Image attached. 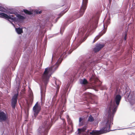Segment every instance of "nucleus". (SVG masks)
I'll list each match as a JSON object with an SVG mask.
<instances>
[{"mask_svg": "<svg viewBox=\"0 0 135 135\" xmlns=\"http://www.w3.org/2000/svg\"><path fill=\"white\" fill-rule=\"evenodd\" d=\"M121 97L119 95H117L115 97L114 100L112 103V102L108 106V117L113 120V115L116 111L117 108L119 104Z\"/></svg>", "mask_w": 135, "mask_h": 135, "instance_id": "obj_1", "label": "nucleus"}, {"mask_svg": "<svg viewBox=\"0 0 135 135\" xmlns=\"http://www.w3.org/2000/svg\"><path fill=\"white\" fill-rule=\"evenodd\" d=\"M62 56H61L57 62L53 67L47 68L45 69L42 76V80L45 84H46L48 82L49 78L52 74V71L56 69L61 62L62 60Z\"/></svg>", "mask_w": 135, "mask_h": 135, "instance_id": "obj_2", "label": "nucleus"}, {"mask_svg": "<svg viewBox=\"0 0 135 135\" xmlns=\"http://www.w3.org/2000/svg\"><path fill=\"white\" fill-rule=\"evenodd\" d=\"M112 119L108 117L107 120L104 122L105 126L100 130H93L90 133L91 135H98L104 133H106L110 131V128L111 125L113 124Z\"/></svg>", "mask_w": 135, "mask_h": 135, "instance_id": "obj_3", "label": "nucleus"}, {"mask_svg": "<svg viewBox=\"0 0 135 135\" xmlns=\"http://www.w3.org/2000/svg\"><path fill=\"white\" fill-rule=\"evenodd\" d=\"M0 15L1 17L3 18L6 19H8V21L10 22L13 26L15 27L14 25V24L12 23V21H16L17 18L14 17V15H12L8 16L4 13H0Z\"/></svg>", "mask_w": 135, "mask_h": 135, "instance_id": "obj_4", "label": "nucleus"}, {"mask_svg": "<svg viewBox=\"0 0 135 135\" xmlns=\"http://www.w3.org/2000/svg\"><path fill=\"white\" fill-rule=\"evenodd\" d=\"M41 109L40 106L37 102L33 107V111L34 116L35 117L39 113Z\"/></svg>", "mask_w": 135, "mask_h": 135, "instance_id": "obj_5", "label": "nucleus"}, {"mask_svg": "<svg viewBox=\"0 0 135 135\" xmlns=\"http://www.w3.org/2000/svg\"><path fill=\"white\" fill-rule=\"evenodd\" d=\"M87 0H83V4L82 7L80 11V15L81 16L82 15L84 12L85 9H86V3Z\"/></svg>", "mask_w": 135, "mask_h": 135, "instance_id": "obj_6", "label": "nucleus"}, {"mask_svg": "<svg viewBox=\"0 0 135 135\" xmlns=\"http://www.w3.org/2000/svg\"><path fill=\"white\" fill-rule=\"evenodd\" d=\"M18 96L17 94H15L12 99V106L13 108H14L16 103L17 98Z\"/></svg>", "mask_w": 135, "mask_h": 135, "instance_id": "obj_7", "label": "nucleus"}, {"mask_svg": "<svg viewBox=\"0 0 135 135\" xmlns=\"http://www.w3.org/2000/svg\"><path fill=\"white\" fill-rule=\"evenodd\" d=\"M104 46V44H97L96 45V47L94 48V50L95 52L99 51Z\"/></svg>", "mask_w": 135, "mask_h": 135, "instance_id": "obj_8", "label": "nucleus"}, {"mask_svg": "<svg viewBox=\"0 0 135 135\" xmlns=\"http://www.w3.org/2000/svg\"><path fill=\"white\" fill-rule=\"evenodd\" d=\"M128 99L129 102L132 105L135 103V95L132 96L131 95L129 96Z\"/></svg>", "mask_w": 135, "mask_h": 135, "instance_id": "obj_9", "label": "nucleus"}, {"mask_svg": "<svg viewBox=\"0 0 135 135\" xmlns=\"http://www.w3.org/2000/svg\"><path fill=\"white\" fill-rule=\"evenodd\" d=\"M6 119V116L5 113L3 112L0 113V121L5 120Z\"/></svg>", "mask_w": 135, "mask_h": 135, "instance_id": "obj_10", "label": "nucleus"}, {"mask_svg": "<svg viewBox=\"0 0 135 135\" xmlns=\"http://www.w3.org/2000/svg\"><path fill=\"white\" fill-rule=\"evenodd\" d=\"M87 128L86 126H85L83 128L81 129H78V134H80L81 133L84 132Z\"/></svg>", "mask_w": 135, "mask_h": 135, "instance_id": "obj_11", "label": "nucleus"}, {"mask_svg": "<svg viewBox=\"0 0 135 135\" xmlns=\"http://www.w3.org/2000/svg\"><path fill=\"white\" fill-rule=\"evenodd\" d=\"M16 15L19 20H23L25 19V17L24 16H22L20 14L17 13L16 14Z\"/></svg>", "mask_w": 135, "mask_h": 135, "instance_id": "obj_12", "label": "nucleus"}, {"mask_svg": "<svg viewBox=\"0 0 135 135\" xmlns=\"http://www.w3.org/2000/svg\"><path fill=\"white\" fill-rule=\"evenodd\" d=\"M80 82L81 84H85L87 83L88 82L85 79H81L80 80Z\"/></svg>", "mask_w": 135, "mask_h": 135, "instance_id": "obj_13", "label": "nucleus"}, {"mask_svg": "<svg viewBox=\"0 0 135 135\" xmlns=\"http://www.w3.org/2000/svg\"><path fill=\"white\" fill-rule=\"evenodd\" d=\"M15 29L16 32L18 34H21L23 32L22 29L21 28H16Z\"/></svg>", "mask_w": 135, "mask_h": 135, "instance_id": "obj_14", "label": "nucleus"}, {"mask_svg": "<svg viewBox=\"0 0 135 135\" xmlns=\"http://www.w3.org/2000/svg\"><path fill=\"white\" fill-rule=\"evenodd\" d=\"M45 127V126H44H44H40L38 129V131L39 132H42L43 131H44L45 130L44 128Z\"/></svg>", "mask_w": 135, "mask_h": 135, "instance_id": "obj_15", "label": "nucleus"}, {"mask_svg": "<svg viewBox=\"0 0 135 135\" xmlns=\"http://www.w3.org/2000/svg\"><path fill=\"white\" fill-rule=\"evenodd\" d=\"M24 12L26 14L30 15L32 14L31 12L30 11H29L26 9H23V10Z\"/></svg>", "mask_w": 135, "mask_h": 135, "instance_id": "obj_16", "label": "nucleus"}, {"mask_svg": "<svg viewBox=\"0 0 135 135\" xmlns=\"http://www.w3.org/2000/svg\"><path fill=\"white\" fill-rule=\"evenodd\" d=\"M55 85H56V88L57 89L56 91V94L58 93L59 92V86L58 85H57V84H56V81H55Z\"/></svg>", "mask_w": 135, "mask_h": 135, "instance_id": "obj_17", "label": "nucleus"}, {"mask_svg": "<svg viewBox=\"0 0 135 135\" xmlns=\"http://www.w3.org/2000/svg\"><path fill=\"white\" fill-rule=\"evenodd\" d=\"M94 120L93 117L91 115H90L89 117L88 120L90 122H93Z\"/></svg>", "mask_w": 135, "mask_h": 135, "instance_id": "obj_18", "label": "nucleus"}, {"mask_svg": "<svg viewBox=\"0 0 135 135\" xmlns=\"http://www.w3.org/2000/svg\"><path fill=\"white\" fill-rule=\"evenodd\" d=\"M83 118H80L79 119V126H81L82 125V123H81V121L83 120Z\"/></svg>", "mask_w": 135, "mask_h": 135, "instance_id": "obj_19", "label": "nucleus"}, {"mask_svg": "<svg viewBox=\"0 0 135 135\" xmlns=\"http://www.w3.org/2000/svg\"><path fill=\"white\" fill-rule=\"evenodd\" d=\"M4 10V8L2 6H0V11L3 12Z\"/></svg>", "mask_w": 135, "mask_h": 135, "instance_id": "obj_20", "label": "nucleus"}, {"mask_svg": "<svg viewBox=\"0 0 135 135\" xmlns=\"http://www.w3.org/2000/svg\"><path fill=\"white\" fill-rule=\"evenodd\" d=\"M100 36H97L95 38L94 40L93 43H94L95 42V41L97 40L98 39L99 37H100Z\"/></svg>", "mask_w": 135, "mask_h": 135, "instance_id": "obj_21", "label": "nucleus"}, {"mask_svg": "<svg viewBox=\"0 0 135 135\" xmlns=\"http://www.w3.org/2000/svg\"><path fill=\"white\" fill-rule=\"evenodd\" d=\"M126 36H127V34L126 33L125 35V37H124V40H126Z\"/></svg>", "mask_w": 135, "mask_h": 135, "instance_id": "obj_22", "label": "nucleus"}, {"mask_svg": "<svg viewBox=\"0 0 135 135\" xmlns=\"http://www.w3.org/2000/svg\"><path fill=\"white\" fill-rule=\"evenodd\" d=\"M41 11H40L38 12V11L36 12L37 13H39V14L41 13Z\"/></svg>", "mask_w": 135, "mask_h": 135, "instance_id": "obj_23", "label": "nucleus"}, {"mask_svg": "<svg viewBox=\"0 0 135 135\" xmlns=\"http://www.w3.org/2000/svg\"><path fill=\"white\" fill-rule=\"evenodd\" d=\"M46 123V122L45 123V124Z\"/></svg>", "mask_w": 135, "mask_h": 135, "instance_id": "obj_24", "label": "nucleus"}, {"mask_svg": "<svg viewBox=\"0 0 135 135\" xmlns=\"http://www.w3.org/2000/svg\"><path fill=\"white\" fill-rule=\"evenodd\" d=\"M93 78H91L92 79H93Z\"/></svg>", "mask_w": 135, "mask_h": 135, "instance_id": "obj_25", "label": "nucleus"}, {"mask_svg": "<svg viewBox=\"0 0 135 135\" xmlns=\"http://www.w3.org/2000/svg\"><path fill=\"white\" fill-rule=\"evenodd\" d=\"M65 13V12H64V13Z\"/></svg>", "mask_w": 135, "mask_h": 135, "instance_id": "obj_26", "label": "nucleus"}]
</instances>
